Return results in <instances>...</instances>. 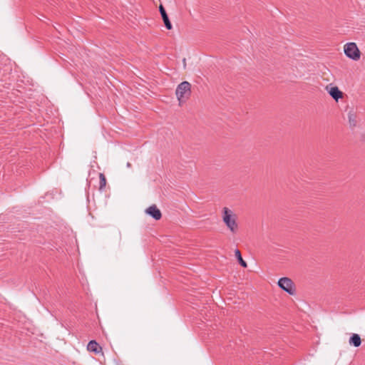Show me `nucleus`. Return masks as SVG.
I'll return each instance as SVG.
<instances>
[{
    "label": "nucleus",
    "mask_w": 365,
    "mask_h": 365,
    "mask_svg": "<svg viewBox=\"0 0 365 365\" xmlns=\"http://www.w3.org/2000/svg\"><path fill=\"white\" fill-rule=\"evenodd\" d=\"M222 221L232 234L237 233L238 231V224L237 222V215L233 210L228 207H224L222 209Z\"/></svg>",
    "instance_id": "1"
},
{
    "label": "nucleus",
    "mask_w": 365,
    "mask_h": 365,
    "mask_svg": "<svg viewBox=\"0 0 365 365\" xmlns=\"http://www.w3.org/2000/svg\"><path fill=\"white\" fill-rule=\"evenodd\" d=\"M178 100L180 103L185 102L191 94V85L187 81L180 83L175 91Z\"/></svg>",
    "instance_id": "2"
},
{
    "label": "nucleus",
    "mask_w": 365,
    "mask_h": 365,
    "mask_svg": "<svg viewBox=\"0 0 365 365\" xmlns=\"http://www.w3.org/2000/svg\"><path fill=\"white\" fill-rule=\"evenodd\" d=\"M277 284L280 289L288 294L293 296L296 294L295 285L290 278L286 277H281L279 279Z\"/></svg>",
    "instance_id": "3"
},
{
    "label": "nucleus",
    "mask_w": 365,
    "mask_h": 365,
    "mask_svg": "<svg viewBox=\"0 0 365 365\" xmlns=\"http://www.w3.org/2000/svg\"><path fill=\"white\" fill-rule=\"evenodd\" d=\"M344 51L348 58L354 61H357L360 58V51L354 42L346 43L344 47Z\"/></svg>",
    "instance_id": "4"
},
{
    "label": "nucleus",
    "mask_w": 365,
    "mask_h": 365,
    "mask_svg": "<svg viewBox=\"0 0 365 365\" xmlns=\"http://www.w3.org/2000/svg\"><path fill=\"white\" fill-rule=\"evenodd\" d=\"M145 213L151 216L155 220H159L162 217L160 210L155 205L148 207L145 210Z\"/></svg>",
    "instance_id": "5"
},
{
    "label": "nucleus",
    "mask_w": 365,
    "mask_h": 365,
    "mask_svg": "<svg viewBox=\"0 0 365 365\" xmlns=\"http://www.w3.org/2000/svg\"><path fill=\"white\" fill-rule=\"evenodd\" d=\"M159 11H160V13L161 14V16L163 18V20L164 21L166 29L168 30H170L172 29V24L169 20V18L167 15L165 9H164V7L162 5L160 6Z\"/></svg>",
    "instance_id": "6"
},
{
    "label": "nucleus",
    "mask_w": 365,
    "mask_h": 365,
    "mask_svg": "<svg viewBox=\"0 0 365 365\" xmlns=\"http://www.w3.org/2000/svg\"><path fill=\"white\" fill-rule=\"evenodd\" d=\"M87 349L88 351L94 352L95 354H98L102 350L101 346L95 340H91L88 342Z\"/></svg>",
    "instance_id": "7"
},
{
    "label": "nucleus",
    "mask_w": 365,
    "mask_h": 365,
    "mask_svg": "<svg viewBox=\"0 0 365 365\" xmlns=\"http://www.w3.org/2000/svg\"><path fill=\"white\" fill-rule=\"evenodd\" d=\"M329 93L336 101H338L343 96L342 92L336 86L331 87L329 91Z\"/></svg>",
    "instance_id": "8"
},
{
    "label": "nucleus",
    "mask_w": 365,
    "mask_h": 365,
    "mask_svg": "<svg viewBox=\"0 0 365 365\" xmlns=\"http://www.w3.org/2000/svg\"><path fill=\"white\" fill-rule=\"evenodd\" d=\"M349 343L354 347H359L361 344L360 336L358 334H353L349 338Z\"/></svg>",
    "instance_id": "9"
},
{
    "label": "nucleus",
    "mask_w": 365,
    "mask_h": 365,
    "mask_svg": "<svg viewBox=\"0 0 365 365\" xmlns=\"http://www.w3.org/2000/svg\"><path fill=\"white\" fill-rule=\"evenodd\" d=\"M348 123L349 128L354 129L357 125V120L356 115L354 112H349L348 113Z\"/></svg>",
    "instance_id": "10"
},
{
    "label": "nucleus",
    "mask_w": 365,
    "mask_h": 365,
    "mask_svg": "<svg viewBox=\"0 0 365 365\" xmlns=\"http://www.w3.org/2000/svg\"><path fill=\"white\" fill-rule=\"evenodd\" d=\"M235 257H237L239 263L240 264V265L245 268L247 267V262L242 259L241 253L238 249L235 250Z\"/></svg>",
    "instance_id": "11"
},
{
    "label": "nucleus",
    "mask_w": 365,
    "mask_h": 365,
    "mask_svg": "<svg viewBox=\"0 0 365 365\" xmlns=\"http://www.w3.org/2000/svg\"><path fill=\"white\" fill-rule=\"evenodd\" d=\"M99 179H100L99 189L103 190L105 187L106 183V178L103 173L99 174Z\"/></svg>",
    "instance_id": "12"
},
{
    "label": "nucleus",
    "mask_w": 365,
    "mask_h": 365,
    "mask_svg": "<svg viewBox=\"0 0 365 365\" xmlns=\"http://www.w3.org/2000/svg\"><path fill=\"white\" fill-rule=\"evenodd\" d=\"M126 165H127V167H128V168H129V167L130 166V163H129V162H128V163H127V164H126Z\"/></svg>",
    "instance_id": "13"
}]
</instances>
